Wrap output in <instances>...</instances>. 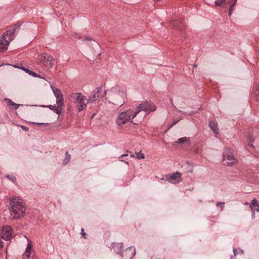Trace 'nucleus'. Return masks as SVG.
I'll return each mask as SVG.
<instances>
[{"label": "nucleus", "instance_id": "28", "mask_svg": "<svg viewBox=\"0 0 259 259\" xmlns=\"http://www.w3.org/2000/svg\"><path fill=\"white\" fill-rule=\"evenodd\" d=\"M172 26L176 28H178V29H181L182 28V25H179L177 21H174L173 24H172Z\"/></svg>", "mask_w": 259, "mask_h": 259}, {"label": "nucleus", "instance_id": "40", "mask_svg": "<svg viewBox=\"0 0 259 259\" xmlns=\"http://www.w3.org/2000/svg\"><path fill=\"white\" fill-rule=\"evenodd\" d=\"M33 123L34 124H38V125H41V124H44L43 123H38V122H33Z\"/></svg>", "mask_w": 259, "mask_h": 259}, {"label": "nucleus", "instance_id": "11", "mask_svg": "<svg viewBox=\"0 0 259 259\" xmlns=\"http://www.w3.org/2000/svg\"><path fill=\"white\" fill-rule=\"evenodd\" d=\"M181 176V173L177 171L168 176L166 177V180L171 183L176 184L180 182Z\"/></svg>", "mask_w": 259, "mask_h": 259}, {"label": "nucleus", "instance_id": "44", "mask_svg": "<svg viewBox=\"0 0 259 259\" xmlns=\"http://www.w3.org/2000/svg\"><path fill=\"white\" fill-rule=\"evenodd\" d=\"M223 209H224V206L222 205L221 206V211H222L223 210Z\"/></svg>", "mask_w": 259, "mask_h": 259}, {"label": "nucleus", "instance_id": "46", "mask_svg": "<svg viewBox=\"0 0 259 259\" xmlns=\"http://www.w3.org/2000/svg\"><path fill=\"white\" fill-rule=\"evenodd\" d=\"M92 39V38H87V40H91Z\"/></svg>", "mask_w": 259, "mask_h": 259}, {"label": "nucleus", "instance_id": "38", "mask_svg": "<svg viewBox=\"0 0 259 259\" xmlns=\"http://www.w3.org/2000/svg\"><path fill=\"white\" fill-rule=\"evenodd\" d=\"M74 37L77 38L78 39H81V37L77 34H75Z\"/></svg>", "mask_w": 259, "mask_h": 259}, {"label": "nucleus", "instance_id": "39", "mask_svg": "<svg viewBox=\"0 0 259 259\" xmlns=\"http://www.w3.org/2000/svg\"><path fill=\"white\" fill-rule=\"evenodd\" d=\"M83 229H81V234H82V236H83V237H84V238H85V235H86V234H85V233H83Z\"/></svg>", "mask_w": 259, "mask_h": 259}, {"label": "nucleus", "instance_id": "3", "mask_svg": "<svg viewBox=\"0 0 259 259\" xmlns=\"http://www.w3.org/2000/svg\"><path fill=\"white\" fill-rule=\"evenodd\" d=\"M69 100L76 104L79 111L84 110L87 104L86 97L80 93L71 94Z\"/></svg>", "mask_w": 259, "mask_h": 259}, {"label": "nucleus", "instance_id": "5", "mask_svg": "<svg viewBox=\"0 0 259 259\" xmlns=\"http://www.w3.org/2000/svg\"><path fill=\"white\" fill-rule=\"evenodd\" d=\"M156 110V107L155 105L146 101L140 104L136 108L134 115H137L141 111H145L149 113L151 112Z\"/></svg>", "mask_w": 259, "mask_h": 259}, {"label": "nucleus", "instance_id": "18", "mask_svg": "<svg viewBox=\"0 0 259 259\" xmlns=\"http://www.w3.org/2000/svg\"><path fill=\"white\" fill-rule=\"evenodd\" d=\"M250 207L253 212L252 216L254 215V211L256 210L259 212V204L257 203V201L255 198L252 200L251 204H250Z\"/></svg>", "mask_w": 259, "mask_h": 259}, {"label": "nucleus", "instance_id": "12", "mask_svg": "<svg viewBox=\"0 0 259 259\" xmlns=\"http://www.w3.org/2000/svg\"><path fill=\"white\" fill-rule=\"evenodd\" d=\"M51 87L56 98V104L61 103L64 104L63 95L61 91L58 89L54 88L53 86H51Z\"/></svg>", "mask_w": 259, "mask_h": 259}, {"label": "nucleus", "instance_id": "21", "mask_svg": "<svg viewBox=\"0 0 259 259\" xmlns=\"http://www.w3.org/2000/svg\"><path fill=\"white\" fill-rule=\"evenodd\" d=\"M217 125V122L215 121L211 120L209 122V126L215 134H218L219 133V130Z\"/></svg>", "mask_w": 259, "mask_h": 259}, {"label": "nucleus", "instance_id": "30", "mask_svg": "<svg viewBox=\"0 0 259 259\" xmlns=\"http://www.w3.org/2000/svg\"><path fill=\"white\" fill-rule=\"evenodd\" d=\"M235 4H232L229 8V11L233 12L235 9Z\"/></svg>", "mask_w": 259, "mask_h": 259}, {"label": "nucleus", "instance_id": "16", "mask_svg": "<svg viewBox=\"0 0 259 259\" xmlns=\"http://www.w3.org/2000/svg\"><path fill=\"white\" fill-rule=\"evenodd\" d=\"M232 0H215L214 2L216 7H222L224 8L228 7L227 5L231 3Z\"/></svg>", "mask_w": 259, "mask_h": 259}, {"label": "nucleus", "instance_id": "41", "mask_svg": "<svg viewBox=\"0 0 259 259\" xmlns=\"http://www.w3.org/2000/svg\"><path fill=\"white\" fill-rule=\"evenodd\" d=\"M232 12H233L232 11H229V14H229V17L231 16V15L232 14Z\"/></svg>", "mask_w": 259, "mask_h": 259}, {"label": "nucleus", "instance_id": "50", "mask_svg": "<svg viewBox=\"0 0 259 259\" xmlns=\"http://www.w3.org/2000/svg\"><path fill=\"white\" fill-rule=\"evenodd\" d=\"M131 156L133 157H134V155H131Z\"/></svg>", "mask_w": 259, "mask_h": 259}, {"label": "nucleus", "instance_id": "43", "mask_svg": "<svg viewBox=\"0 0 259 259\" xmlns=\"http://www.w3.org/2000/svg\"><path fill=\"white\" fill-rule=\"evenodd\" d=\"M237 1V0H234L233 4H235V5H236Z\"/></svg>", "mask_w": 259, "mask_h": 259}, {"label": "nucleus", "instance_id": "10", "mask_svg": "<svg viewBox=\"0 0 259 259\" xmlns=\"http://www.w3.org/2000/svg\"><path fill=\"white\" fill-rule=\"evenodd\" d=\"M102 93V88L98 87L97 88L93 93L87 99V102L90 103H94L96 101L98 98L101 95Z\"/></svg>", "mask_w": 259, "mask_h": 259}, {"label": "nucleus", "instance_id": "2", "mask_svg": "<svg viewBox=\"0 0 259 259\" xmlns=\"http://www.w3.org/2000/svg\"><path fill=\"white\" fill-rule=\"evenodd\" d=\"M134 114L135 112L131 109L120 112L116 121L117 124L119 126H121L126 124L137 116Z\"/></svg>", "mask_w": 259, "mask_h": 259}, {"label": "nucleus", "instance_id": "27", "mask_svg": "<svg viewBox=\"0 0 259 259\" xmlns=\"http://www.w3.org/2000/svg\"><path fill=\"white\" fill-rule=\"evenodd\" d=\"M128 156V154H122L121 155H120V156H119L118 158L120 160V161H122V162H124L125 163H126L127 164H128V162H126V161H123L122 158H123L124 157H125L126 156Z\"/></svg>", "mask_w": 259, "mask_h": 259}, {"label": "nucleus", "instance_id": "24", "mask_svg": "<svg viewBox=\"0 0 259 259\" xmlns=\"http://www.w3.org/2000/svg\"><path fill=\"white\" fill-rule=\"evenodd\" d=\"M70 158H71L70 155L69 154L68 152H66V157L63 160V164L65 165V164H67L69 162V161H70Z\"/></svg>", "mask_w": 259, "mask_h": 259}, {"label": "nucleus", "instance_id": "48", "mask_svg": "<svg viewBox=\"0 0 259 259\" xmlns=\"http://www.w3.org/2000/svg\"><path fill=\"white\" fill-rule=\"evenodd\" d=\"M132 122L133 123H134V124H136V123L134 122V121L133 120L132 121Z\"/></svg>", "mask_w": 259, "mask_h": 259}, {"label": "nucleus", "instance_id": "29", "mask_svg": "<svg viewBox=\"0 0 259 259\" xmlns=\"http://www.w3.org/2000/svg\"><path fill=\"white\" fill-rule=\"evenodd\" d=\"M7 177L13 182H15L16 180V177L14 176L8 175H7Z\"/></svg>", "mask_w": 259, "mask_h": 259}, {"label": "nucleus", "instance_id": "42", "mask_svg": "<svg viewBox=\"0 0 259 259\" xmlns=\"http://www.w3.org/2000/svg\"><path fill=\"white\" fill-rule=\"evenodd\" d=\"M106 91H104V93H103V96H105V95H106Z\"/></svg>", "mask_w": 259, "mask_h": 259}, {"label": "nucleus", "instance_id": "35", "mask_svg": "<svg viewBox=\"0 0 259 259\" xmlns=\"http://www.w3.org/2000/svg\"><path fill=\"white\" fill-rule=\"evenodd\" d=\"M169 102H170V103L172 105H173V106H174V108L176 109V108H176V106L174 105V104H173V100H172V99H171H171H170V100H169Z\"/></svg>", "mask_w": 259, "mask_h": 259}, {"label": "nucleus", "instance_id": "34", "mask_svg": "<svg viewBox=\"0 0 259 259\" xmlns=\"http://www.w3.org/2000/svg\"><path fill=\"white\" fill-rule=\"evenodd\" d=\"M248 146H249L250 147L252 148H254V146H253V145L252 143H251V142H248Z\"/></svg>", "mask_w": 259, "mask_h": 259}, {"label": "nucleus", "instance_id": "13", "mask_svg": "<svg viewBox=\"0 0 259 259\" xmlns=\"http://www.w3.org/2000/svg\"><path fill=\"white\" fill-rule=\"evenodd\" d=\"M136 249L134 247L130 246L127 249H126L125 251V255L121 253V256L122 257H125V258H129V259H132L135 255L136 254Z\"/></svg>", "mask_w": 259, "mask_h": 259}, {"label": "nucleus", "instance_id": "8", "mask_svg": "<svg viewBox=\"0 0 259 259\" xmlns=\"http://www.w3.org/2000/svg\"><path fill=\"white\" fill-rule=\"evenodd\" d=\"M13 231L12 228L9 226L3 227L0 232V239H3L5 240H11L13 236Z\"/></svg>", "mask_w": 259, "mask_h": 259}, {"label": "nucleus", "instance_id": "23", "mask_svg": "<svg viewBox=\"0 0 259 259\" xmlns=\"http://www.w3.org/2000/svg\"><path fill=\"white\" fill-rule=\"evenodd\" d=\"M184 143H190V138L187 137H183L179 138L177 141L175 142V144H183Z\"/></svg>", "mask_w": 259, "mask_h": 259}, {"label": "nucleus", "instance_id": "20", "mask_svg": "<svg viewBox=\"0 0 259 259\" xmlns=\"http://www.w3.org/2000/svg\"><path fill=\"white\" fill-rule=\"evenodd\" d=\"M4 101L7 103L8 106H12L14 107L15 109H17L19 107L23 106L22 104H16L13 102L11 99L9 98H5Z\"/></svg>", "mask_w": 259, "mask_h": 259}, {"label": "nucleus", "instance_id": "32", "mask_svg": "<svg viewBox=\"0 0 259 259\" xmlns=\"http://www.w3.org/2000/svg\"><path fill=\"white\" fill-rule=\"evenodd\" d=\"M21 128L24 131L27 132L29 130V128L27 126H25L24 125H21Z\"/></svg>", "mask_w": 259, "mask_h": 259}, {"label": "nucleus", "instance_id": "49", "mask_svg": "<svg viewBox=\"0 0 259 259\" xmlns=\"http://www.w3.org/2000/svg\"><path fill=\"white\" fill-rule=\"evenodd\" d=\"M101 53H99V54L98 55V56L101 55Z\"/></svg>", "mask_w": 259, "mask_h": 259}, {"label": "nucleus", "instance_id": "15", "mask_svg": "<svg viewBox=\"0 0 259 259\" xmlns=\"http://www.w3.org/2000/svg\"><path fill=\"white\" fill-rule=\"evenodd\" d=\"M3 36H0V52H3L8 49L9 45V40L7 38H2Z\"/></svg>", "mask_w": 259, "mask_h": 259}, {"label": "nucleus", "instance_id": "36", "mask_svg": "<svg viewBox=\"0 0 259 259\" xmlns=\"http://www.w3.org/2000/svg\"><path fill=\"white\" fill-rule=\"evenodd\" d=\"M238 253H241V254H243L244 253V251L243 250H241V249L239 248L238 249Z\"/></svg>", "mask_w": 259, "mask_h": 259}, {"label": "nucleus", "instance_id": "22", "mask_svg": "<svg viewBox=\"0 0 259 259\" xmlns=\"http://www.w3.org/2000/svg\"><path fill=\"white\" fill-rule=\"evenodd\" d=\"M23 70H24L25 72H26V73H27L28 74H29V75H31L34 77H39V78H43V79H45L44 78H43L42 77H41L40 76H39V75L37 74L36 73L33 72L32 71H31L30 70H29L27 68H24L23 67H20Z\"/></svg>", "mask_w": 259, "mask_h": 259}, {"label": "nucleus", "instance_id": "19", "mask_svg": "<svg viewBox=\"0 0 259 259\" xmlns=\"http://www.w3.org/2000/svg\"><path fill=\"white\" fill-rule=\"evenodd\" d=\"M32 250V245L30 242H28L25 249V252L23 254V258H29L31 255Z\"/></svg>", "mask_w": 259, "mask_h": 259}, {"label": "nucleus", "instance_id": "7", "mask_svg": "<svg viewBox=\"0 0 259 259\" xmlns=\"http://www.w3.org/2000/svg\"><path fill=\"white\" fill-rule=\"evenodd\" d=\"M38 60L48 68H51L54 65V59L51 55L47 56L46 54H41L38 56Z\"/></svg>", "mask_w": 259, "mask_h": 259}, {"label": "nucleus", "instance_id": "33", "mask_svg": "<svg viewBox=\"0 0 259 259\" xmlns=\"http://www.w3.org/2000/svg\"><path fill=\"white\" fill-rule=\"evenodd\" d=\"M236 251L237 250H236V249L235 248H233V253H234V254H233V255H231V257H230L231 258H232L233 257V256H236V255L237 254Z\"/></svg>", "mask_w": 259, "mask_h": 259}, {"label": "nucleus", "instance_id": "26", "mask_svg": "<svg viewBox=\"0 0 259 259\" xmlns=\"http://www.w3.org/2000/svg\"><path fill=\"white\" fill-rule=\"evenodd\" d=\"M137 158L138 159H143L145 158V156L143 153H142L141 151L137 153Z\"/></svg>", "mask_w": 259, "mask_h": 259}, {"label": "nucleus", "instance_id": "47", "mask_svg": "<svg viewBox=\"0 0 259 259\" xmlns=\"http://www.w3.org/2000/svg\"><path fill=\"white\" fill-rule=\"evenodd\" d=\"M193 67H197V65L196 64H194Z\"/></svg>", "mask_w": 259, "mask_h": 259}, {"label": "nucleus", "instance_id": "1", "mask_svg": "<svg viewBox=\"0 0 259 259\" xmlns=\"http://www.w3.org/2000/svg\"><path fill=\"white\" fill-rule=\"evenodd\" d=\"M10 212L13 219L18 220L23 217L26 212V206L24 202L15 196L9 199Z\"/></svg>", "mask_w": 259, "mask_h": 259}, {"label": "nucleus", "instance_id": "9", "mask_svg": "<svg viewBox=\"0 0 259 259\" xmlns=\"http://www.w3.org/2000/svg\"><path fill=\"white\" fill-rule=\"evenodd\" d=\"M20 25H15L13 28L8 30L6 32L4 33L2 35V38H7V40H9V42L12 40H13L15 38V32L20 28Z\"/></svg>", "mask_w": 259, "mask_h": 259}, {"label": "nucleus", "instance_id": "25", "mask_svg": "<svg viewBox=\"0 0 259 259\" xmlns=\"http://www.w3.org/2000/svg\"><path fill=\"white\" fill-rule=\"evenodd\" d=\"M254 96L256 97V100H258V97L259 96V84L256 87V90L253 92Z\"/></svg>", "mask_w": 259, "mask_h": 259}, {"label": "nucleus", "instance_id": "4", "mask_svg": "<svg viewBox=\"0 0 259 259\" xmlns=\"http://www.w3.org/2000/svg\"><path fill=\"white\" fill-rule=\"evenodd\" d=\"M111 92L112 93L113 97L115 99L114 104L120 106H122L124 103V99L126 97L125 93L120 90V88L119 86L112 88L111 89Z\"/></svg>", "mask_w": 259, "mask_h": 259}, {"label": "nucleus", "instance_id": "14", "mask_svg": "<svg viewBox=\"0 0 259 259\" xmlns=\"http://www.w3.org/2000/svg\"><path fill=\"white\" fill-rule=\"evenodd\" d=\"M63 105H64V104L60 103V104H56V105H49L48 106H44V105L42 106L48 107L51 110H53L56 113L59 115L61 114V110L62 109V107H63Z\"/></svg>", "mask_w": 259, "mask_h": 259}, {"label": "nucleus", "instance_id": "31", "mask_svg": "<svg viewBox=\"0 0 259 259\" xmlns=\"http://www.w3.org/2000/svg\"><path fill=\"white\" fill-rule=\"evenodd\" d=\"M179 121V120L174 121L172 122V123L170 125H169L168 128H169L172 127L174 125H175L177 123H178Z\"/></svg>", "mask_w": 259, "mask_h": 259}, {"label": "nucleus", "instance_id": "45", "mask_svg": "<svg viewBox=\"0 0 259 259\" xmlns=\"http://www.w3.org/2000/svg\"><path fill=\"white\" fill-rule=\"evenodd\" d=\"M185 113L187 115H190L191 113H186V112H185Z\"/></svg>", "mask_w": 259, "mask_h": 259}, {"label": "nucleus", "instance_id": "17", "mask_svg": "<svg viewBox=\"0 0 259 259\" xmlns=\"http://www.w3.org/2000/svg\"><path fill=\"white\" fill-rule=\"evenodd\" d=\"M111 247L116 253H121L123 249V244L121 243H113L111 244Z\"/></svg>", "mask_w": 259, "mask_h": 259}, {"label": "nucleus", "instance_id": "37", "mask_svg": "<svg viewBox=\"0 0 259 259\" xmlns=\"http://www.w3.org/2000/svg\"><path fill=\"white\" fill-rule=\"evenodd\" d=\"M225 204V202H221H221H218L217 203V206H219V205H220V204Z\"/></svg>", "mask_w": 259, "mask_h": 259}, {"label": "nucleus", "instance_id": "6", "mask_svg": "<svg viewBox=\"0 0 259 259\" xmlns=\"http://www.w3.org/2000/svg\"><path fill=\"white\" fill-rule=\"evenodd\" d=\"M223 162L224 164L228 166H232L237 163V161L230 149L225 150L223 153Z\"/></svg>", "mask_w": 259, "mask_h": 259}]
</instances>
